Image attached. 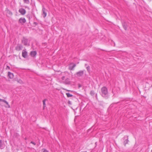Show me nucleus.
I'll return each mask as SVG.
<instances>
[{
    "mask_svg": "<svg viewBox=\"0 0 152 152\" xmlns=\"http://www.w3.org/2000/svg\"><path fill=\"white\" fill-rule=\"evenodd\" d=\"M101 91L102 97L107 99L108 98L107 89L105 87H103L101 88Z\"/></svg>",
    "mask_w": 152,
    "mask_h": 152,
    "instance_id": "f257e3e1",
    "label": "nucleus"
},
{
    "mask_svg": "<svg viewBox=\"0 0 152 152\" xmlns=\"http://www.w3.org/2000/svg\"><path fill=\"white\" fill-rule=\"evenodd\" d=\"M22 42L24 45L28 46L30 45L28 39L25 37H23L22 40Z\"/></svg>",
    "mask_w": 152,
    "mask_h": 152,
    "instance_id": "f03ea898",
    "label": "nucleus"
},
{
    "mask_svg": "<svg viewBox=\"0 0 152 152\" xmlns=\"http://www.w3.org/2000/svg\"><path fill=\"white\" fill-rule=\"evenodd\" d=\"M47 10L45 8L44 6H42V15L44 18H45L47 15Z\"/></svg>",
    "mask_w": 152,
    "mask_h": 152,
    "instance_id": "7ed1b4c3",
    "label": "nucleus"
},
{
    "mask_svg": "<svg viewBox=\"0 0 152 152\" xmlns=\"http://www.w3.org/2000/svg\"><path fill=\"white\" fill-rule=\"evenodd\" d=\"M84 73V70H80L77 72L76 75L77 77H80L82 76Z\"/></svg>",
    "mask_w": 152,
    "mask_h": 152,
    "instance_id": "20e7f679",
    "label": "nucleus"
},
{
    "mask_svg": "<svg viewBox=\"0 0 152 152\" xmlns=\"http://www.w3.org/2000/svg\"><path fill=\"white\" fill-rule=\"evenodd\" d=\"M23 48V46L21 45L18 44L15 48V49L17 51H20L22 50Z\"/></svg>",
    "mask_w": 152,
    "mask_h": 152,
    "instance_id": "39448f33",
    "label": "nucleus"
},
{
    "mask_svg": "<svg viewBox=\"0 0 152 152\" xmlns=\"http://www.w3.org/2000/svg\"><path fill=\"white\" fill-rule=\"evenodd\" d=\"M26 22L25 19L24 18H20L18 22L19 23H21L22 24Z\"/></svg>",
    "mask_w": 152,
    "mask_h": 152,
    "instance_id": "423d86ee",
    "label": "nucleus"
},
{
    "mask_svg": "<svg viewBox=\"0 0 152 152\" xmlns=\"http://www.w3.org/2000/svg\"><path fill=\"white\" fill-rule=\"evenodd\" d=\"M19 12L21 14H22V15H24L26 13V11L25 9H24L23 8H21L19 10Z\"/></svg>",
    "mask_w": 152,
    "mask_h": 152,
    "instance_id": "0eeeda50",
    "label": "nucleus"
},
{
    "mask_svg": "<svg viewBox=\"0 0 152 152\" xmlns=\"http://www.w3.org/2000/svg\"><path fill=\"white\" fill-rule=\"evenodd\" d=\"M63 83L66 84H69L70 83V79L67 78L66 79L65 81L63 82Z\"/></svg>",
    "mask_w": 152,
    "mask_h": 152,
    "instance_id": "6e6552de",
    "label": "nucleus"
},
{
    "mask_svg": "<svg viewBox=\"0 0 152 152\" xmlns=\"http://www.w3.org/2000/svg\"><path fill=\"white\" fill-rule=\"evenodd\" d=\"M27 52L26 51L23 50L22 52V56L24 58H26L27 56Z\"/></svg>",
    "mask_w": 152,
    "mask_h": 152,
    "instance_id": "1a4fd4ad",
    "label": "nucleus"
},
{
    "mask_svg": "<svg viewBox=\"0 0 152 152\" xmlns=\"http://www.w3.org/2000/svg\"><path fill=\"white\" fill-rule=\"evenodd\" d=\"M72 64H71L70 66L69 67V69L70 70H74V68L76 66V65L75 64H74L72 65Z\"/></svg>",
    "mask_w": 152,
    "mask_h": 152,
    "instance_id": "9d476101",
    "label": "nucleus"
},
{
    "mask_svg": "<svg viewBox=\"0 0 152 152\" xmlns=\"http://www.w3.org/2000/svg\"><path fill=\"white\" fill-rule=\"evenodd\" d=\"M5 147L4 145L2 140H0V148L1 149H3Z\"/></svg>",
    "mask_w": 152,
    "mask_h": 152,
    "instance_id": "9b49d317",
    "label": "nucleus"
},
{
    "mask_svg": "<svg viewBox=\"0 0 152 152\" xmlns=\"http://www.w3.org/2000/svg\"><path fill=\"white\" fill-rule=\"evenodd\" d=\"M8 76L10 78H12L14 77V75L13 74L10 72H8Z\"/></svg>",
    "mask_w": 152,
    "mask_h": 152,
    "instance_id": "f8f14e48",
    "label": "nucleus"
},
{
    "mask_svg": "<svg viewBox=\"0 0 152 152\" xmlns=\"http://www.w3.org/2000/svg\"><path fill=\"white\" fill-rule=\"evenodd\" d=\"M122 26L125 30H126L127 28V23L126 22L122 23Z\"/></svg>",
    "mask_w": 152,
    "mask_h": 152,
    "instance_id": "ddd939ff",
    "label": "nucleus"
},
{
    "mask_svg": "<svg viewBox=\"0 0 152 152\" xmlns=\"http://www.w3.org/2000/svg\"><path fill=\"white\" fill-rule=\"evenodd\" d=\"M37 52L36 51H31V52L30 55L34 57L36 55Z\"/></svg>",
    "mask_w": 152,
    "mask_h": 152,
    "instance_id": "4468645a",
    "label": "nucleus"
},
{
    "mask_svg": "<svg viewBox=\"0 0 152 152\" xmlns=\"http://www.w3.org/2000/svg\"><path fill=\"white\" fill-rule=\"evenodd\" d=\"M66 95L67 97L69 98L72 97L73 96V95L72 94H70L69 93H66Z\"/></svg>",
    "mask_w": 152,
    "mask_h": 152,
    "instance_id": "2eb2a0df",
    "label": "nucleus"
},
{
    "mask_svg": "<svg viewBox=\"0 0 152 152\" xmlns=\"http://www.w3.org/2000/svg\"><path fill=\"white\" fill-rule=\"evenodd\" d=\"M6 105V106H4L6 108H10V105L9 104L8 102H7V103H5Z\"/></svg>",
    "mask_w": 152,
    "mask_h": 152,
    "instance_id": "dca6fc26",
    "label": "nucleus"
},
{
    "mask_svg": "<svg viewBox=\"0 0 152 152\" xmlns=\"http://www.w3.org/2000/svg\"><path fill=\"white\" fill-rule=\"evenodd\" d=\"M128 142L129 140L128 139L126 140L124 142V145H126L128 143Z\"/></svg>",
    "mask_w": 152,
    "mask_h": 152,
    "instance_id": "f3484780",
    "label": "nucleus"
},
{
    "mask_svg": "<svg viewBox=\"0 0 152 152\" xmlns=\"http://www.w3.org/2000/svg\"><path fill=\"white\" fill-rule=\"evenodd\" d=\"M17 82L18 83H20V84H23V81L20 79H19L17 80Z\"/></svg>",
    "mask_w": 152,
    "mask_h": 152,
    "instance_id": "a211bd4d",
    "label": "nucleus"
},
{
    "mask_svg": "<svg viewBox=\"0 0 152 152\" xmlns=\"http://www.w3.org/2000/svg\"><path fill=\"white\" fill-rule=\"evenodd\" d=\"M90 94L91 96H94V91H91L90 92Z\"/></svg>",
    "mask_w": 152,
    "mask_h": 152,
    "instance_id": "6ab92c4d",
    "label": "nucleus"
},
{
    "mask_svg": "<svg viewBox=\"0 0 152 152\" xmlns=\"http://www.w3.org/2000/svg\"><path fill=\"white\" fill-rule=\"evenodd\" d=\"M0 102H3L5 103H7V101L5 100L2 99L0 98Z\"/></svg>",
    "mask_w": 152,
    "mask_h": 152,
    "instance_id": "aec40b11",
    "label": "nucleus"
},
{
    "mask_svg": "<svg viewBox=\"0 0 152 152\" xmlns=\"http://www.w3.org/2000/svg\"><path fill=\"white\" fill-rule=\"evenodd\" d=\"M24 2L26 4H28L29 1V0H23Z\"/></svg>",
    "mask_w": 152,
    "mask_h": 152,
    "instance_id": "412c9836",
    "label": "nucleus"
},
{
    "mask_svg": "<svg viewBox=\"0 0 152 152\" xmlns=\"http://www.w3.org/2000/svg\"><path fill=\"white\" fill-rule=\"evenodd\" d=\"M2 66L1 64H0V72L2 73L3 72V70H2Z\"/></svg>",
    "mask_w": 152,
    "mask_h": 152,
    "instance_id": "4be33fe9",
    "label": "nucleus"
},
{
    "mask_svg": "<svg viewBox=\"0 0 152 152\" xmlns=\"http://www.w3.org/2000/svg\"><path fill=\"white\" fill-rule=\"evenodd\" d=\"M86 68L87 69V71L88 72H89L90 71V67L89 66H88L86 67Z\"/></svg>",
    "mask_w": 152,
    "mask_h": 152,
    "instance_id": "5701e85b",
    "label": "nucleus"
},
{
    "mask_svg": "<svg viewBox=\"0 0 152 152\" xmlns=\"http://www.w3.org/2000/svg\"><path fill=\"white\" fill-rule=\"evenodd\" d=\"M45 102V99H44L43 101V104L44 107H45L46 106Z\"/></svg>",
    "mask_w": 152,
    "mask_h": 152,
    "instance_id": "b1692460",
    "label": "nucleus"
},
{
    "mask_svg": "<svg viewBox=\"0 0 152 152\" xmlns=\"http://www.w3.org/2000/svg\"><path fill=\"white\" fill-rule=\"evenodd\" d=\"M6 69H10V67L8 66H7L6 68Z\"/></svg>",
    "mask_w": 152,
    "mask_h": 152,
    "instance_id": "393cba45",
    "label": "nucleus"
},
{
    "mask_svg": "<svg viewBox=\"0 0 152 152\" xmlns=\"http://www.w3.org/2000/svg\"><path fill=\"white\" fill-rule=\"evenodd\" d=\"M65 78V77L64 76H62L61 77V79L62 80H64Z\"/></svg>",
    "mask_w": 152,
    "mask_h": 152,
    "instance_id": "a878e982",
    "label": "nucleus"
},
{
    "mask_svg": "<svg viewBox=\"0 0 152 152\" xmlns=\"http://www.w3.org/2000/svg\"><path fill=\"white\" fill-rule=\"evenodd\" d=\"M31 143H32V144H34V145H35L36 144V143H35V142H33V141H31Z\"/></svg>",
    "mask_w": 152,
    "mask_h": 152,
    "instance_id": "bb28decb",
    "label": "nucleus"
},
{
    "mask_svg": "<svg viewBox=\"0 0 152 152\" xmlns=\"http://www.w3.org/2000/svg\"><path fill=\"white\" fill-rule=\"evenodd\" d=\"M43 152H48V151L46 149H44Z\"/></svg>",
    "mask_w": 152,
    "mask_h": 152,
    "instance_id": "cd10ccee",
    "label": "nucleus"
},
{
    "mask_svg": "<svg viewBox=\"0 0 152 152\" xmlns=\"http://www.w3.org/2000/svg\"><path fill=\"white\" fill-rule=\"evenodd\" d=\"M68 103L69 104H72V103H71V102L70 101H69L68 102Z\"/></svg>",
    "mask_w": 152,
    "mask_h": 152,
    "instance_id": "c85d7f7f",
    "label": "nucleus"
},
{
    "mask_svg": "<svg viewBox=\"0 0 152 152\" xmlns=\"http://www.w3.org/2000/svg\"><path fill=\"white\" fill-rule=\"evenodd\" d=\"M64 90H66V91H71V90H68L66 89H64Z\"/></svg>",
    "mask_w": 152,
    "mask_h": 152,
    "instance_id": "c756f323",
    "label": "nucleus"
},
{
    "mask_svg": "<svg viewBox=\"0 0 152 152\" xmlns=\"http://www.w3.org/2000/svg\"><path fill=\"white\" fill-rule=\"evenodd\" d=\"M9 14L10 15H12V13L10 11H9Z\"/></svg>",
    "mask_w": 152,
    "mask_h": 152,
    "instance_id": "7c9ffc66",
    "label": "nucleus"
},
{
    "mask_svg": "<svg viewBox=\"0 0 152 152\" xmlns=\"http://www.w3.org/2000/svg\"><path fill=\"white\" fill-rule=\"evenodd\" d=\"M34 23L35 25H37V23L36 22H34Z\"/></svg>",
    "mask_w": 152,
    "mask_h": 152,
    "instance_id": "2f4dec72",
    "label": "nucleus"
},
{
    "mask_svg": "<svg viewBox=\"0 0 152 152\" xmlns=\"http://www.w3.org/2000/svg\"><path fill=\"white\" fill-rule=\"evenodd\" d=\"M87 66V64H85V66Z\"/></svg>",
    "mask_w": 152,
    "mask_h": 152,
    "instance_id": "473e14b6",
    "label": "nucleus"
},
{
    "mask_svg": "<svg viewBox=\"0 0 152 152\" xmlns=\"http://www.w3.org/2000/svg\"><path fill=\"white\" fill-rule=\"evenodd\" d=\"M29 20L30 19V17H29Z\"/></svg>",
    "mask_w": 152,
    "mask_h": 152,
    "instance_id": "72a5a7b5",
    "label": "nucleus"
},
{
    "mask_svg": "<svg viewBox=\"0 0 152 152\" xmlns=\"http://www.w3.org/2000/svg\"><path fill=\"white\" fill-rule=\"evenodd\" d=\"M151 87H152V85L151 86Z\"/></svg>",
    "mask_w": 152,
    "mask_h": 152,
    "instance_id": "f704fd0d",
    "label": "nucleus"
},
{
    "mask_svg": "<svg viewBox=\"0 0 152 152\" xmlns=\"http://www.w3.org/2000/svg\"><path fill=\"white\" fill-rule=\"evenodd\" d=\"M151 152H152V149L151 150Z\"/></svg>",
    "mask_w": 152,
    "mask_h": 152,
    "instance_id": "c9c22d12",
    "label": "nucleus"
},
{
    "mask_svg": "<svg viewBox=\"0 0 152 152\" xmlns=\"http://www.w3.org/2000/svg\"><path fill=\"white\" fill-rule=\"evenodd\" d=\"M81 152H86V151Z\"/></svg>",
    "mask_w": 152,
    "mask_h": 152,
    "instance_id": "e433bc0d",
    "label": "nucleus"
}]
</instances>
